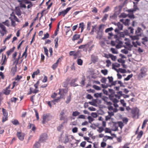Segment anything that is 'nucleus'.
<instances>
[{"instance_id": "obj_4", "label": "nucleus", "mask_w": 148, "mask_h": 148, "mask_svg": "<svg viewBox=\"0 0 148 148\" xmlns=\"http://www.w3.org/2000/svg\"><path fill=\"white\" fill-rule=\"evenodd\" d=\"M117 38L115 42L118 43L117 45H116V47L117 49H119L121 48L123 44V42L121 40L120 38Z\"/></svg>"}, {"instance_id": "obj_31", "label": "nucleus", "mask_w": 148, "mask_h": 148, "mask_svg": "<svg viewBox=\"0 0 148 148\" xmlns=\"http://www.w3.org/2000/svg\"><path fill=\"white\" fill-rule=\"evenodd\" d=\"M101 96H102V93H95L94 94V96L97 98L99 97H101Z\"/></svg>"}, {"instance_id": "obj_37", "label": "nucleus", "mask_w": 148, "mask_h": 148, "mask_svg": "<svg viewBox=\"0 0 148 148\" xmlns=\"http://www.w3.org/2000/svg\"><path fill=\"white\" fill-rule=\"evenodd\" d=\"M101 72L104 75H106L108 73V71L107 69L102 70L101 71Z\"/></svg>"}, {"instance_id": "obj_40", "label": "nucleus", "mask_w": 148, "mask_h": 148, "mask_svg": "<svg viewBox=\"0 0 148 148\" xmlns=\"http://www.w3.org/2000/svg\"><path fill=\"white\" fill-rule=\"evenodd\" d=\"M118 124L119 127L122 129L123 126H124L123 123L121 121H119L118 122Z\"/></svg>"}, {"instance_id": "obj_17", "label": "nucleus", "mask_w": 148, "mask_h": 148, "mask_svg": "<svg viewBox=\"0 0 148 148\" xmlns=\"http://www.w3.org/2000/svg\"><path fill=\"white\" fill-rule=\"evenodd\" d=\"M15 12L16 14L18 16H19L21 15V12L19 8H16L15 10Z\"/></svg>"}, {"instance_id": "obj_64", "label": "nucleus", "mask_w": 148, "mask_h": 148, "mask_svg": "<svg viewBox=\"0 0 148 148\" xmlns=\"http://www.w3.org/2000/svg\"><path fill=\"white\" fill-rule=\"evenodd\" d=\"M106 143L104 142H102L101 143V147L103 148L104 147L106 146Z\"/></svg>"}, {"instance_id": "obj_33", "label": "nucleus", "mask_w": 148, "mask_h": 148, "mask_svg": "<svg viewBox=\"0 0 148 148\" xmlns=\"http://www.w3.org/2000/svg\"><path fill=\"white\" fill-rule=\"evenodd\" d=\"M143 132L141 131L138 134L137 137V138L138 139H140L142 136L143 134Z\"/></svg>"}, {"instance_id": "obj_54", "label": "nucleus", "mask_w": 148, "mask_h": 148, "mask_svg": "<svg viewBox=\"0 0 148 148\" xmlns=\"http://www.w3.org/2000/svg\"><path fill=\"white\" fill-rule=\"evenodd\" d=\"M107 78L108 79H109V82L110 83H112L113 82V77L112 76L110 77L108 76L107 77Z\"/></svg>"}, {"instance_id": "obj_5", "label": "nucleus", "mask_w": 148, "mask_h": 148, "mask_svg": "<svg viewBox=\"0 0 148 148\" xmlns=\"http://www.w3.org/2000/svg\"><path fill=\"white\" fill-rule=\"evenodd\" d=\"M71 8V7H68L65 10L59 12L58 13V16H60L62 15L64 17Z\"/></svg>"}, {"instance_id": "obj_3", "label": "nucleus", "mask_w": 148, "mask_h": 148, "mask_svg": "<svg viewBox=\"0 0 148 148\" xmlns=\"http://www.w3.org/2000/svg\"><path fill=\"white\" fill-rule=\"evenodd\" d=\"M104 26L105 25L103 24H101L99 25L98 29L97 30V34L98 35H99V37H101Z\"/></svg>"}, {"instance_id": "obj_38", "label": "nucleus", "mask_w": 148, "mask_h": 148, "mask_svg": "<svg viewBox=\"0 0 148 148\" xmlns=\"http://www.w3.org/2000/svg\"><path fill=\"white\" fill-rule=\"evenodd\" d=\"M83 61L80 59H78L77 60V63L78 64L82 65V64Z\"/></svg>"}, {"instance_id": "obj_14", "label": "nucleus", "mask_w": 148, "mask_h": 148, "mask_svg": "<svg viewBox=\"0 0 148 148\" xmlns=\"http://www.w3.org/2000/svg\"><path fill=\"white\" fill-rule=\"evenodd\" d=\"M130 20L128 19H126L125 20L123 19L120 20V21L122 22L125 25H128L130 22Z\"/></svg>"}, {"instance_id": "obj_27", "label": "nucleus", "mask_w": 148, "mask_h": 148, "mask_svg": "<svg viewBox=\"0 0 148 148\" xmlns=\"http://www.w3.org/2000/svg\"><path fill=\"white\" fill-rule=\"evenodd\" d=\"M58 38H56L54 40L55 42V47L56 48H57L58 46Z\"/></svg>"}, {"instance_id": "obj_46", "label": "nucleus", "mask_w": 148, "mask_h": 148, "mask_svg": "<svg viewBox=\"0 0 148 148\" xmlns=\"http://www.w3.org/2000/svg\"><path fill=\"white\" fill-rule=\"evenodd\" d=\"M108 15L107 14H105L103 16V18L102 19V21L103 22H104L107 19Z\"/></svg>"}, {"instance_id": "obj_36", "label": "nucleus", "mask_w": 148, "mask_h": 148, "mask_svg": "<svg viewBox=\"0 0 148 148\" xmlns=\"http://www.w3.org/2000/svg\"><path fill=\"white\" fill-rule=\"evenodd\" d=\"M108 90L109 92L111 93V95H111L112 96H114V95L115 92L114 91L111 89H109Z\"/></svg>"}, {"instance_id": "obj_8", "label": "nucleus", "mask_w": 148, "mask_h": 148, "mask_svg": "<svg viewBox=\"0 0 148 148\" xmlns=\"http://www.w3.org/2000/svg\"><path fill=\"white\" fill-rule=\"evenodd\" d=\"M147 71V69L145 68H142L140 70V73L139 74V76L143 77L146 75V72Z\"/></svg>"}, {"instance_id": "obj_2", "label": "nucleus", "mask_w": 148, "mask_h": 148, "mask_svg": "<svg viewBox=\"0 0 148 148\" xmlns=\"http://www.w3.org/2000/svg\"><path fill=\"white\" fill-rule=\"evenodd\" d=\"M0 32L1 35L3 36L7 32L6 27L2 23H0Z\"/></svg>"}, {"instance_id": "obj_50", "label": "nucleus", "mask_w": 148, "mask_h": 148, "mask_svg": "<svg viewBox=\"0 0 148 148\" xmlns=\"http://www.w3.org/2000/svg\"><path fill=\"white\" fill-rule=\"evenodd\" d=\"M12 122L14 125H17L19 124V122L17 120H15L14 121H12Z\"/></svg>"}, {"instance_id": "obj_24", "label": "nucleus", "mask_w": 148, "mask_h": 148, "mask_svg": "<svg viewBox=\"0 0 148 148\" xmlns=\"http://www.w3.org/2000/svg\"><path fill=\"white\" fill-rule=\"evenodd\" d=\"M91 22H88L87 23V29L89 31L90 30L91 27Z\"/></svg>"}, {"instance_id": "obj_7", "label": "nucleus", "mask_w": 148, "mask_h": 148, "mask_svg": "<svg viewBox=\"0 0 148 148\" xmlns=\"http://www.w3.org/2000/svg\"><path fill=\"white\" fill-rule=\"evenodd\" d=\"M16 135L19 140L23 141L24 139L25 134L24 133L21 132L17 131L16 133Z\"/></svg>"}, {"instance_id": "obj_43", "label": "nucleus", "mask_w": 148, "mask_h": 148, "mask_svg": "<svg viewBox=\"0 0 148 148\" xmlns=\"http://www.w3.org/2000/svg\"><path fill=\"white\" fill-rule=\"evenodd\" d=\"M20 54L18 58L17 59H16L15 61L14 62V64L15 63V65H17L18 63V61L20 58Z\"/></svg>"}, {"instance_id": "obj_58", "label": "nucleus", "mask_w": 148, "mask_h": 148, "mask_svg": "<svg viewBox=\"0 0 148 148\" xmlns=\"http://www.w3.org/2000/svg\"><path fill=\"white\" fill-rule=\"evenodd\" d=\"M133 7V10L134 12L136 11L137 10H139V8L137 7L136 5H134Z\"/></svg>"}, {"instance_id": "obj_55", "label": "nucleus", "mask_w": 148, "mask_h": 148, "mask_svg": "<svg viewBox=\"0 0 148 148\" xmlns=\"http://www.w3.org/2000/svg\"><path fill=\"white\" fill-rule=\"evenodd\" d=\"M12 18L15 21L19 22V20L17 18L15 15H13L12 16Z\"/></svg>"}, {"instance_id": "obj_9", "label": "nucleus", "mask_w": 148, "mask_h": 148, "mask_svg": "<svg viewBox=\"0 0 148 148\" xmlns=\"http://www.w3.org/2000/svg\"><path fill=\"white\" fill-rule=\"evenodd\" d=\"M68 92L67 90L66 89H62L60 90V92L59 93L60 95V97L63 98L66 94Z\"/></svg>"}, {"instance_id": "obj_60", "label": "nucleus", "mask_w": 148, "mask_h": 148, "mask_svg": "<svg viewBox=\"0 0 148 148\" xmlns=\"http://www.w3.org/2000/svg\"><path fill=\"white\" fill-rule=\"evenodd\" d=\"M86 142L85 141H83L80 144V145L82 147H84L86 144Z\"/></svg>"}, {"instance_id": "obj_28", "label": "nucleus", "mask_w": 148, "mask_h": 148, "mask_svg": "<svg viewBox=\"0 0 148 148\" xmlns=\"http://www.w3.org/2000/svg\"><path fill=\"white\" fill-rule=\"evenodd\" d=\"M148 38H143L142 39L143 41L142 42V43L144 44L145 45L146 44L145 43L146 42H147L148 41V40L147 39Z\"/></svg>"}, {"instance_id": "obj_34", "label": "nucleus", "mask_w": 148, "mask_h": 148, "mask_svg": "<svg viewBox=\"0 0 148 148\" xmlns=\"http://www.w3.org/2000/svg\"><path fill=\"white\" fill-rule=\"evenodd\" d=\"M17 69V65H15V66L12 67V71L14 73L16 71Z\"/></svg>"}, {"instance_id": "obj_32", "label": "nucleus", "mask_w": 148, "mask_h": 148, "mask_svg": "<svg viewBox=\"0 0 148 148\" xmlns=\"http://www.w3.org/2000/svg\"><path fill=\"white\" fill-rule=\"evenodd\" d=\"M133 74H131L127 76V77L124 79V81H128L133 76Z\"/></svg>"}, {"instance_id": "obj_19", "label": "nucleus", "mask_w": 148, "mask_h": 148, "mask_svg": "<svg viewBox=\"0 0 148 148\" xmlns=\"http://www.w3.org/2000/svg\"><path fill=\"white\" fill-rule=\"evenodd\" d=\"M79 38H73L72 40L73 41H74V40H78V41L77 42V43L78 44H80L82 42V41H83V38L79 39Z\"/></svg>"}, {"instance_id": "obj_11", "label": "nucleus", "mask_w": 148, "mask_h": 148, "mask_svg": "<svg viewBox=\"0 0 148 148\" xmlns=\"http://www.w3.org/2000/svg\"><path fill=\"white\" fill-rule=\"evenodd\" d=\"M139 111V109L137 108H133L131 109V113L134 115V117L138 114Z\"/></svg>"}, {"instance_id": "obj_49", "label": "nucleus", "mask_w": 148, "mask_h": 148, "mask_svg": "<svg viewBox=\"0 0 148 148\" xmlns=\"http://www.w3.org/2000/svg\"><path fill=\"white\" fill-rule=\"evenodd\" d=\"M34 110L36 113V120H38L39 119V117L38 112L36 110L34 109Z\"/></svg>"}, {"instance_id": "obj_42", "label": "nucleus", "mask_w": 148, "mask_h": 148, "mask_svg": "<svg viewBox=\"0 0 148 148\" xmlns=\"http://www.w3.org/2000/svg\"><path fill=\"white\" fill-rule=\"evenodd\" d=\"M101 86L103 88H107L108 87H111V85L108 84H107L106 85L103 84H101Z\"/></svg>"}, {"instance_id": "obj_53", "label": "nucleus", "mask_w": 148, "mask_h": 148, "mask_svg": "<svg viewBox=\"0 0 148 148\" xmlns=\"http://www.w3.org/2000/svg\"><path fill=\"white\" fill-rule=\"evenodd\" d=\"M59 31V27H58L56 29V30L55 31L54 34L53 35V36H56L58 34V32Z\"/></svg>"}, {"instance_id": "obj_18", "label": "nucleus", "mask_w": 148, "mask_h": 148, "mask_svg": "<svg viewBox=\"0 0 148 148\" xmlns=\"http://www.w3.org/2000/svg\"><path fill=\"white\" fill-rule=\"evenodd\" d=\"M60 60V58H59L56 61V63H55L53 64L52 66V67L53 69H55L57 66H58V63L59 62V60Z\"/></svg>"}, {"instance_id": "obj_52", "label": "nucleus", "mask_w": 148, "mask_h": 148, "mask_svg": "<svg viewBox=\"0 0 148 148\" xmlns=\"http://www.w3.org/2000/svg\"><path fill=\"white\" fill-rule=\"evenodd\" d=\"M111 51L112 53L114 54H117L118 53V52L117 51H116L115 49L113 48H111Z\"/></svg>"}, {"instance_id": "obj_47", "label": "nucleus", "mask_w": 148, "mask_h": 148, "mask_svg": "<svg viewBox=\"0 0 148 148\" xmlns=\"http://www.w3.org/2000/svg\"><path fill=\"white\" fill-rule=\"evenodd\" d=\"M2 112L3 116H8V113L6 112L5 110L4 109H2Z\"/></svg>"}, {"instance_id": "obj_6", "label": "nucleus", "mask_w": 148, "mask_h": 148, "mask_svg": "<svg viewBox=\"0 0 148 148\" xmlns=\"http://www.w3.org/2000/svg\"><path fill=\"white\" fill-rule=\"evenodd\" d=\"M135 34H136V36H130V37H138V36H142V34L141 29L139 27H138L136 31Z\"/></svg>"}, {"instance_id": "obj_26", "label": "nucleus", "mask_w": 148, "mask_h": 148, "mask_svg": "<svg viewBox=\"0 0 148 148\" xmlns=\"http://www.w3.org/2000/svg\"><path fill=\"white\" fill-rule=\"evenodd\" d=\"M71 93L69 95V97H67V99H66V100L65 101V103H68L71 101Z\"/></svg>"}, {"instance_id": "obj_41", "label": "nucleus", "mask_w": 148, "mask_h": 148, "mask_svg": "<svg viewBox=\"0 0 148 148\" xmlns=\"http://www.w3.org/2000/svg\"><path fill=\"white\" fill-rule=\"evenodd\" d=\"M92 87L94 88L97 90H101V89L100 87L96 85H93Z\"/></svg>"}, {"instance_id": "obj_25", "label": "nucleus", "mask_w": 148, "mask_h": 148, "mask_svg": "<svg viewBox=\"0 0 148 148\" xmlns=\"http://www.w3.org/2000/svg\"><path fill=\"white\" fill-rule=\"evenodd\" d=\"M109 57L112 60L114 61H115L116 58V56H114L112 54H109Z\"/></svg>"}, {"instance_id": "obj_30", "label": "nucleus", "mask_w": 148, "mask_h": 148, "mask_svg": "<svg viewBox=\"0 0 148 148\" xmlns=\"http://www.w3.org/2000/svg\"><path fill=\"white\" fill-rule=\"evenodd\" d=\"M40 146L39 143L38 142H36L34 145L33 148H38Z\"/></svg>"}, {"instance_id": "obj_45", "label": "nucleus", "mask_w": 148, "mask_h": 148, "mask_svg": "<svg viewBox=\"0 0 148 148\" xmlns=\"http://www.w3.org/2000/svg\"><path fill=\"white\" fill-rule=\"evenodd\" d=\"M80 114V112L77 111H75L73 112L72 115L73 116H76Z\"/></svg>"}, {"instance_id": "obj_10", "label": "nucleus", "mask_w": 148, "mask_h": 148, "mask_svg": "<svg viewBox=\"0 0 148 148\" xmlns=\"http://www.w3.org/2000/svg\"><path fill=\"white\" fill-rule=\"evenodd\" d=\"M46 138V134L44 133L42 134L40 136L39 142L40 143L44 142L45 141Z\"/></svg>"}, {"instance_id": "obj_29", "label": "nucleus", "mask_w": 148, "mask_h": 148, "mask_svg": "<svg viewBox=\"0 0 148 148\" xmlns=\"http://www.w3.org/2000/svg\"><path fill=\"white\" fill-rule=\"evenodd\" d=\"M148 121V119H146L145 120H144L143 123V124L142 125V128L143 129L145 126V125L147 123V122Z\"/></svg>"}, {"instance_id": "obj_51", "label": "nucleus", "mask_w": 148, "mask_h": 148, "mask_svg": "<svg viewBox=\"0 0 148 148\" xmlns=\"http://www.w3.org/2000/svg\"><path fill=\"white\" fill-rule=\"evenodd\" d=\"M101 81L102 83L106 84V79L105 77H103L101 79Z\"/></svg>"}, {"instance_id": "obj_13", "label": "nucleus", "mask_w": 148, "mask_h": 148, "mask_svg": "<svg viewBox=\"0 0 148 148\" xmlns=\"http://www.w3.org/2000/svg\"><path fill=\"white\" fill-rule=\"evenodd\" d=\"M114 96H112L111 95H109V98L114 103H117L119 102V101L116 98H114Z\"/></svg>"}, {"instance_id": "obj_20", "label": "nucleus", "mask_w": 148, "mask_h": 148, "mask_svg": "<svg viewBox=\"0 0 148 148\" xmlns=\"http://www.w3.org/2000/svg\"><path fill=\"white\" fill-rule=\"evenodd\" d=\"M40 73V70L39 69H38L35 71L33 72L32 75V77L33 78H34L35 77V75H37Z\"/></svg>"}, {"instance_id": "obj_62", "label": "nucleus", "mask_w": 148, "mask_h": 148, "mask_svg": "<svg viewBox=\"0 0 148 148\" xmlns=\"http://www.w3.org/2000/svg\"><path fill=\"white\" fill-rule=\"evenodd\" d=\"M8 119V116H3L2 118V122H4L6 121Z\"/></svg>"}, {"instance_id": "obj_1", "label": "nucleus", "mask_w": 148, "mask_h": 148, "mask_svg": "<svg viewBox=\"0 0 148 148\" xmlns=\"http://www.w3.org/2000/svg\"><path fill=\"white\" fill-rule=\"evenodd\" d=\"M115 32L117 34H119V37H124L125 36H129V33L127 30H125L124 32H119V29H118L116 28L114 30Z\"/></svg>"}, {"instance_id": "obj_56", "label": "nucleus", "mask_w": 148, "mask_h": 148, "mask_svg": "<svg viewBox=\"0 0 148 148\" xmlns=\"http://www.w3.org/2000/svg\"><path fill=\"white\" fill-rule=\"evenodd\" d=\"M110 7L109 6H107L103 11V13L106 12H108L109 10Z\"/></svg>"}, {"instance_id": "obj_57", "label": "nucleus", "mask_w": 148, "mask_h": 148, "mask_svg": "<svg viewBox=\"0 0 148 148\" xmlns=\"http://www.w3.org/2000/svg\"><path fill=\"white\" fill-rule=\"evenodd\" d=\"M98 12V10L96 7H94L92 10V12L94 13H97Z\"/></svg>"}, {"instance_id": "obj_35", "label": "nucleus", "mask_w": 148, "mask_h": 148, "mask_svg": "<svg viewBox=\"0 0 148 148\" xmlns=\"http://www.w3.org/2000/svg\"><path fill=\"white\" fill-rule=\"evenodd\" d=\"M10 90L6 89L4 90L3 93L6 95H8L10 93Z\"/></svg>"}, {"instance_id": "obj_61", "label": "nucleus", "mask_w": 148, "mask_h": 148, "mask_svg": "<svg viewBox=\"0 0 148 148\" xmlns=\"http://www.w3.org/2000/svg\"><path fill=\"white\" fill-rule=\"evenodd\" d=\"M121 51L125 54H127L128 53V51L125 49H122Z\"/></svg>"}, {"instance_id": "obj_48", "label": "nucleus", "mask_w": 148, "mask_h": 148, "mask_svg": "<svg viewBox=\"0 0 148 148\" xmlns=\"http://www.w3.org/2000/svg\"><path fill=\"white\" fill-rule=\"evenodd\" d=\"M120 102L122 104L123 106L125 107L126 106V103L125 102L123 99H121L120 101Z\"/></svg>"}, {"instance_id": "obj_23", "label": "nucleus", "mask_w": 148, "mask_h": 148, "mask_svg": "<svg viewBox=\"0 0 148 148\" xmlns=\"http://www.w3.org/2000/svg\"><path fill=\"white\" fill-rule=\"evenodd\" d=\"M1 23L3 25H4L8 27H9L10 25V22L8 20H6L5 21L2 22Z\"/></svg>"}, {"instance_id": "obj_16", "label": "nucleus", "mask_w": 148, "mask_h": 148, "mask_svg": "<svg viewBox=\"0 0 148 148\" xmlns=\"http://www.w3.org/2000/svg\"><path fill=\"white\" fill-rule=\"evenodd\" d=\"M15 49V47H14L12 48H11L10 50L6 52L7 55L8 56H9L14 51Z\"/></svg>"}, {"instance_id": "obj_39", "label": "nucleus", "mask_w": 148, "mask_h": 148, "mask_svg": "<svg viewBox=\"0 0 148 148\" xmlns=\"http://www.w3.org/2000/svg\"><path fill=\"white\" fill-rule=\"evenodd\" d=\"M117 26L119 30H121L123 28V26L122 24H121L120 23H118Z\"/></svg>"}, {"instance_id": "obj_15", "label": "nucleus", "mask_w": 148, "mask_h": 148, "mask_svg": "<svg viewBox=\"0 0 148 148\" xmlns=\"http://www.w3.org/2000/svg\"><path fill=\"white\" fill-rule=\"evenodd\" d=\"M84 25L83 22L80 23L79 25V29H81L80 32H83L84 29Z\"/></svg>"}, {"instance_id": "obj_12", "label": "nucleus", "mask_w": 148, "mask_h": 148, "mask_svg": "<svg viewBox=\"0 0 148 148\" xmlns=\"http://www.w3.org/2000/svg\"><path fill=\"white\" fill-rule=\"evenodd\" d=\"M113 30V29L112 27L108 28L106 29L105 30V32L106 33H108V35L110 36H113V34L111 32H110Z\"/></svg>"}, {"instance_id": "obj_21", "label": "nucleus", "mask_w": 148, "mask_h": 148, "mask_svg": "<svg viewBox=\"0 0 148 148\" xmlns=\"http://www.w3.org/2000/svg\"><path fill=\"white\" fill-rule=\"evenodd\" d=\"M43 124L45 123L46 122V114H44L43 115L42 121Z\"/></svg>"}, {"instance_id": "obj_63", "label": "nucleus", "mask_w": 148, "mask_h": 148, "mask_svg": "<svg viewBox=\"0 0 148 148\" xmlns=\"http://www.w3.org/2000/svg\"><path fill=\"white\" fill-rule=\"evenodd\" d=\"M6 46H4L2 47V48L0 49V54L3 51H4L6 49Z\"/></svg>"}, {"instance_id": "obj_22", "label": "nucleus", "mask_w": 148, "mask_h": 148, "mask_svg": "<svg viewBox=\"0 0 148 148\" xmlns=\"http://www.w3.org/2000/svg\"><path fill=\"white\" fill-rule=\"evenodd\" d=\"M97 26V25H95L93 26H92V30L90 32V34L91 35L93 34L94 32V31L96 29V27Z\"/></svg>"}, {"instance_id": "obj_59", "label": "nucleus", "mask_w": 148, "mask_h": 148, "mask_svg": "<svg viewBox=\"0 0 148 148\" xmlns=\"http://www.w3.org/2000/svg\"><path fill=\"white\" fill-rule=\"evenodd\" d=\"M118 61L119 62L121 63L122 64H124L125 63V61L124 60H123L121 58L119 59L118 60Z\"/></svg>"}, {"instance_id": "obj_44", "label": "nucleus", "mask_w": 148, "mask_h": 148, "mask_svg": "<svg viewBox=\"0 0 148 148\" xmlns=\"http://www.w3.org/2000/svg\"><path fill=\"white\" fill-rule=\"evenodd\" d=\"M87 119L88 120V122L90 123H91V122L94 121V119L90 116H88Z\"/></svg>"}]
</instances>
